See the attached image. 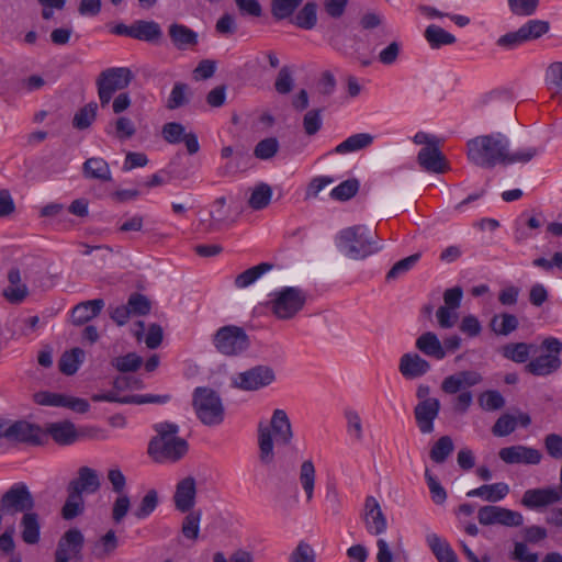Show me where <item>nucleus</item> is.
Masks as SVG:
<instances>
[{
    "mask_svg": "<svg viewBox=\"0 0 562 562\" xmlns=\"http://www.w3.org/2000/svg\"><path fill=\"white\" fill-rule=\"evenodd\" d=\"M453 449L454 445L451 437L442 436L434 443L429 457L436 463H443L453 452Z\"/></svg>",
    "mask_w": 562,
    "mask_h": 562,
    "instance_id": "a18cd8bd",
    "label": "nucleus"
},
{
    "mask_svg": "<svg viewBox=\"0 0 562 562\" xmlns=\"http://www.w3.org/2000/svg\"><path fill=\"white\" fill-rule=\"evenodd\" d=\"M362 519L366 530L372 536L382 535L387 528L386 517L373 496H368L364 502Z\"/></svg>",
    "mask_w": 562,
    "mask_h": 562,
    "instance_id": "4468645a",
    "label": "nucleus"
},
{
    "mask_svg": "<svg viewBox=\"0 0 562 562\" xmlns=\"http://www.w3.org/2000/svg\"><path fill=\"white\" fill-rule=\"evenodd\" d=\"M537 347L526 342H510L503 347V356L517 363H525Z\"/></svg>",
    "mask_w": 562,
    "mask_h": 562,
    "instance_id": "f704fd0d",
    "label": "nucleus"
},
{
    "mask_svg": "<svg viewBox=\"0 0 562 562\" xmlns=\"http://www.w3.org/2000/svg\"><path fill=\"white\" fill-rule=\"evenodd\" d=\"M373 143V136L368 133H359L349 136L347 139L337 145L334 149L335 154H347L361 150L369 147Z\"/></svg>",
    "mask_w": 562,
    "mask_h": 562,
    "instance_id": "7c9ffc66",
    "label": "nucleus"
},
{
    "mask_svg": "<svg viewBox=\"0 0 562 562\" xmlns=\"http://www.w3.org/2000/svg\"><path fill=\"white\" fill-rule=\"evenodd\" d=\"M322 124L323 121L319 109H313L305 113L303 117V127L306 135H315L322 128Z\"/></svg>",
    "mask_w": 562,
    "mask_h": 562,
    "instance_id": "0e129e2a",
    "label": "nucleus"
},
{
    "mask_svg": "<svg viewBox=\"0 0 562 562\" xmlns=\"http://www.w3.org/2000/svg\"><path fill=\"white\" fill-rule=\"evenodd\" d=\"M131 314L146 315L150 312V301L140 293H133L127 301Z\"/></svg>",
    "mask_w": 562,
    "mask_h": 562,
    "instance_id": "774afa93",
    "label": "nucleus"
},
{
    "mask_svg": "<svg viewBox=\"0 0 562 562\" xmlns=\"http://www.w3.org/2000/svg\"><path fill=\"white\" fill-rule=\"evenodd\" d=\"M426 542L438 562L456 553L450 544L437 533H428L426 536Z\"/></svg>",
    "mask_w": 562,
    "mask_h": 562,
    "instance_id": "8fccbe9b",
    "label": "nucleus"
},
{
    "mask_svg": "<svg viewBox=\"0 0 562 562\" xmlns=\"http://www.w3.org/2000/svg\"><path fill=\"white\" fill-rule=\"evenodd\" d=\"M562 499V486L527 490L521 504L530 509L544 507Z\"/></svg>",
    "mask_w": 562,
    "mask_h": 562,
    "instance_id": "a211bd4d",
    "label": "nucleus"
},
{
    "mask_svg": "<svg viewBox=\"0 0 562 562\" xmlns=\"http://www.w3.org/2000/svg\"><path fill=\"white\" fill-rule=\"evenodd\" d=\"M316 471L312 460H305L300 467L299 481L305 493L306 502H311L314 496Z\"/></svg>",
    "mask_w": 562,
    "mask_h": 562,
    "instance_id": "e433bc0d",
    "label": "nucleus"
},
{
    "mask_svg": "<svg viewBox=\"0 0 562 562\" xmlns=\"http://www.w3.org/2000/svg\"><path fill=\"white\" fill-rule=\"evenodd\" d=\"M34 497L25 483L11 485L0 498V512L3 515L25 514L34 509Z\"/></svg>",
    "mask_w": 562,
    "mask_h": 562,
    "instance_id": "9d476101",
    "label": "nucleus"
},
{
    "mask_svg": "<svg viewBox=\"0 0 562 562\" xmlns=\"http://www.w3.org/2000/svg\"><path fill=\"white\" fill-rule=\"evenodd\" d=\"M517 420L513 415L504 414L502 415L494 426L492 427V432L497 437H505L510 435L516 428Z\"/></svg>",
    "mask_w": 562,
    "mask_h": 562,
    "instance_id": "e2e57ef3",
    "label": "nucleus"
},
{
    "mask_svg": "<svg viewBox=\"0 0 562 562\" xmlns=\"http://www.w3.org/2000/svg\"><path fill=\"white\" fill-rule=\"evenodd\" d=\"M294 79L289 66H283L276 78L274 89L279 94H288L292 91Z\"/></svg>",
    "mask_w": 562,
    "mask_h": 562,
    "instance_id": "052dcab7",
    "label": "nucleus"
},
{
    "mask_svg": "<svg viewBox=\"0 0 562 562\" xmlns=\"http://www.w3.org/2000/svg\"><path fill=\"white\" fill-rule=\"evenodd\" d=\"M154 429L157 435L148 443V454L155 462L173 463L187 454L189 446L186 439L178 437V425L164 422Z\"/></svg>",
    "mask_w": 562,
    "mask_h": 562,
    "instance_id": "f257e3e1",
    "label": "nucleus"
},
{
    "mask_svg": "<svg viewBox=\"0 0 562 562\" xmlns=\"http://www.w3.org/2000/svg\"><path fill=\"white\" fill-rule=\"evenodd\" d=\"M98 104L90 102L82 106L74 116L72 125L77 130L88 128L97 117Z\"/></svg>",
    "mask_w": 562,
    "mask_h": 562,
    "instance_id": "de8ad7c7",
    "label": "nucleus"
},
{
    "mask_svg": "<svg viewBox=\"0 0 562 562\" xmlns=\"http://www.w3.org/2000/svg\"><path fill=\"white\" fill-rule=\"evenodd\" d=\"M415 347L425 356L436 360L445 358V348L438 336L432 331L423 333L415 341Z\"/></svg>",
    "mask_w": 562,
    "mask_h": 562,
    "instance_id": "cd10ccee",
    "label": "nucleus"
},
{
    "mask_svg": "<svg viewBox=\"0 0 562 562\" xmlns=\"http://www.w3.org/2000/svg\"><path fill=\"white\" fill-rule=\"evenodd\" d=\"M67 492L68 497L61 508V516L66 520H71L83 513L85 501L79 493L72 491Z\"/></svg>",
    "mask_w": 562,
    "mask_h": 562,
    "instance_id": "c03bdc74",
    "label": "nucleus"
},
{
    "mask_svg": "<svg viewBox=\"0 0 562 562\" xmlns=\"http://www.w3.org/2000/svg\"><path fill=\"white\" fill-rule=\"evenodd\" d=\"M142 364L143 358L135 352L115 357L111 360V366L122 373L135 372Z\"/></svg>",
    "mask_w": 562,
    "mask_h": 562,
    "instance_id": "49530a36",
    "label": "nucleus"
},
{
    "mask_svg": "<svg viewBox=\"0 0 562 562\" xmlns=\"http://www.w3.org/2000/svg\"><path fill=\"white\" fill-rule=\"evenodd\" d=\"M44 434L36 425L25 420H19L5 428L4 438L11 441L24 442L30 445H41Z\"/></svg>",
    "mask_w": 562,
    "mask_h": 562,
    "instance_id": "2eb2a0df",
    "label": "nucleus"
},
{
    "mask_svg": "<svg viewBox=\"0 0 562 562\" xmlns=\"http://www.w3.org/2000/svg\"><path fill=\"white\" fill-rule=\"evenodd\" d=\"M196 501V482L193 476L180 480L172 496L175 508L180 513L193 510Z\"/></svg>",
    "mask_w": 562,
    "mask_h": 562,
    "instance_id": "dca6fc26",
    "label": "nucleus"
},
{
    "mask_svg": "<svg viewBox=\"0 0 562 562\" xmlns=\"http://www.w3.org/2000/svg\"><path fill=\"white\" fill-rule=\"evenodd\" d=\"M274 380L273 369L269 366L259 364L238 373L233 379V384L244 391H257L270 385Z\"/></svg>",
    "mask_w": 562,
    "mask_h": 562,
    "instance_id": "9b49d317",
    "label": "nucleus"
},
{
    "mask_svg": "<svg viewBox=\"0 0 562 562\" xmlns=\"http://www.w3.org/2000/svg\"><path fill=\"white\" fill-rule=\"evenodd\" d=\"M102 299L78 303L71 311V323L81 326L95 318L104 307Z\"/></svg>",
    "mask_w": 562,
    "mask_h": 562,
    "instance_id": "b1692460",
    "label": "nucleus"
},
{
    "mask_svg": "<svg viewBox=\"0 0 562 562\" xmlns=\"http://www.w3.org/2000/svg\"><path fill=\"white\" fill-rule=\"evenodd\" d=\"M542 355L530 360L526 366V372L536 376H547L557 372L561 366L562 342L554 337H548L541 342Z\"/></svg>",
    "mask_w": 562,
    "mask_h": 562,
    "instance_id": "6e6552de",
    "label": "nucleus"
},
{
    "mask_svg": "<svg viewBox=\"0 0 562 562\" xmlns=\"http://www.w3.org/2000/svg\"><path fill=\"white\" fill-rule=\"evenodd\" d=\"M133 79L134 75L127 67H111L102 70L95 80L101 108L109 106L113 95L127 88Z\"/></svg>",
    "mask_w": 562,
    "mask_h": 562,
    "instance_id": "423d86ee",
    "label": "nucleus"
},
{
    "mask_svg": "<svg viewBox=\"0 0 562 562\" xmlns=\"http://www.w3.org/2000/svg\"><path fill=\"white\" fill-rule=\"evenodd\" d=\"M430 363L416 352L404 353L398 363L401 374L406 379H417L430 370Z\"/></svg>",
    "mask_w": 562,
    "mask_h": 562,
    "instance_id": "aec40b11",
    "label": "nucleus"
},
{
    "mask_svg": "<svg viewBox=\"0 0 562 562\" xmlns=\"http://www.w3.org/2000/svg\"><path fill=\"white\" fill-rule=\"evenodd\" d=\"M85 351L79 348H72L69 351H65L58 362V367L61 373L66 375L75 374L80 364L83 362Z\"/></svg>",
    "mask_w": 562,
    "mask_h": 562,
    "instance_id": "2f4dec72",
    "label": "nucleus"
},
{
    "mask_svg": "<svg viewBox=\"0 0 562 562\" xmlns=\"http://www.w3.org/2000/svg\"><path fill=\"white\" fill-rule=\"evenodd\" d=\"M99 488L100 480L97 471L89 467H81L78 470V477L69 482L67 491L82 495L83 492L95 493Z\"/></svg>",
    "mask_w": 562,
    "mask_h": 562,
    "instance_id": "5701e85b",
    "label": "nucleus"
},
{
    "mask_svg": "<svg viewBox=\"0 0 562 562\" xmlns=\"http://www.w3.org/2000/svg\"><path fill=\"white\" fill-rule=\"evenodd\" d=\"M509 493L508 484L498 482L485 484L467 493L468 497H480L488 503H496L505 498Z\"/></svg>",
    "mask_w": 562,
    "mask_h": 562,
    "instance_id": "c85d7f7f",
    "label": "nucleus"
},
{
    "mask_svg": "<svg viewBox=\"0 0 562 562\" xmlns=\"http://www.w3.org/2000/svg\"><path fill=\"white\" fill-rule=\"evenodd\" d=\"M337 248L351 260H362L380 248L372 234L364 226H352L342 229L337 236Z\"/></svg>",
    "mask_w": 562,
    "mask_h": 562,
    "instance_id": "20e7f679",
    "label": "nucleus"
},
{
    "mask_svg": "<svg viewBox=\"0 0 562 562\" xmlns=\"http://www.w3.org/2000/svg\"><path fill=\"white\" fill-rule=\"evenodd\" d=\"M182 519L181 533L182 536L191 541H196L200 535V524L202 519V512L190 510Z\"/></svg>",
    "mask_w": 562,
    "mask_h": 562,
    "instance_id": "a19ab883",
    "label": "nucleus"
},
{
    "mask_svg": "<svg viewBox=\"0 0 562 562\" xmlns=\"http://www.w3.org/2000/svg\"><path fill=\"white\" fill-rule=\"evenodd\" d=\"M306 303V293L296 286H285L270 295L266 303L269 312L279 321L294 318Z\"/></svg>",
    "mask_w": 562,
    "mask_h": 562,
    "instance_id": "39448f33",
    "label": "nucleus"
},
{
    "mask_svg": "<svg viewBox=\"0 0 562 562\" xmlns=\"http://www.w3.org/2000/svg\"><path fill=\"white\" fill-rule=\"evenodd\" d=\"M425 38L434 48H438L442 45H451L456 42L454 35L435 24L427 26Z\"/></svg>",
    "mask_w": 562,
    "mask_h": 562,
    "instance_id": "37998d69",
    "label": "nucleus"
},
{
    "mask_svg": "<svg viewBox=\"0 0 562 562\" xmlns=\"http://www.w3.org/2000/svg\"><path fill=\"white\" fill-rule=\"evenodd\" d=\"M159 503L158 493L156 490H149L140 499L138 506L134 510V516L137 519H145L155 512Z\"/></svg>",
    "mask_w": 562,
    "mask_h": 562,
    "instance_id": "09e8293b",
    "label": "nucleus"
},
{
    "mask_svg": "<svg viewBox=\"0 0 562 562\" xmlns=\"http://www.w3.org/2000/svg\"><path fill=\"white\" fill-rule=\"evenodd\" d=\"M114 136L119 140H126L132 138L136 133L134 122L127 116H119L114 123Z\"/></svg>",
    "mask_w": 562,
    "mask_h": 562,
    "instance_id": "6e6d98bb",
    "label": "nucleus"
},
{
    "mask_svg": "<svg viewBox=\"0 0 562 562\" xmlns=\"http://www.w3.org/2000/svg\"><path fill=\"white\" fill-rule=\"evenodd\" d=\"M359 189V182L356 179H349L341 182L339 186L334 188L330 192V196L338 201H347L351 199Z\"/></svg>",
    "mask_w": 562,
    "mask_h": 562,
    "instance_id": "4d7b16f0",
    "label": "nucleus"
},
{
    "mask_svg": "<svg viewBox=\"0 0 562 562\" xmlns=\"http://www.w3.org/2000/svg\"><path fill=\"white\" fill-rule=\"evenodd\" d=\"M479 405L484 411H497L504 407L505 398L498 391L490 390L480 394Z\"/></svg>",
    "mask_w": 562,
    "mask_h": 562,
    "instance_id": "864d4df0",
    "label": "nucleus"
},
{
    "mask_svg": "<svg viewBox=\"0 0 562 562\" xmlns=\"http://www.w3.org/2000/svg\"><path fill=\"white\" fill-rule=\"evenodd\" d=\"M193 407L198 418L206 426L220 425L224 420V406L217 393L212 389H195Z\"/></svg>",
    "mask_w": 562,
    "mask_h": 562,
    "instance_id": "1a4fd4ad",
    "label": "nucleus"
},
{
    "mask_svg": "<svg viewBox=\"0 0 562 562\" xmlns=\"http://www.w3.org/2000/svg\"><path fill=\"white\" fill-rule=\"evenodd\" d=\"M273 268L272 263L261 262L239 273L235 279V285L239 289L247 288L255 283L262 274Z\"/></svg>",
    "mask_w": 562,
    "mask_h": 562,
    "instance_id": "79ce46f5",
    "label": "nucleus"
},
{
    "mask_svg": "<svg viewBox=\"0 0 562 562\" xmlns=\"http://www.w3.org/2000/svg\"><path fill=\"white\" fill-rule=\"evenodd\" d=\"M508 146L507 137L501 133L476 136L467 144L468 158L483 168L505 165Z\"/></svg>",
    "mask_w": 562,
    "mask_h": 562,
    "instance_id": "f03ea898",
    "label": "nucleus"
},
{
    "mask_svg": "<svg viewBox=\"0 0 562 562\" xmlns=\"http://www.w3.org/2000/svg\"><path fill=\"white\" fill-rule=\"evenodd\" d=\"M131 508V498L127 494L121 493L115 498L112 507V519L115 524H120L127 515Z\"/></svg>",
    "mask_w": 562,
    "mask_h": 562,
    "instance_id": "338daca9",
    "label": "nucleus"
},
{
    "mask_svg": "<svg viewBox=\"0 0 562 562\" xmlns=\"http://www.w3.org/2000/svg\"><path fill=\"white\" fill-rule=\"evenodd\" d=\"M134 31V38L138 41L156 42L162 37L160 25L155 21H136Z\"/></svg>",
    "mask_w": 562,
    "mask_h": 562,
    "instance_id": "473e14b6",
    "label": "nucleus"
},
{
    "mask_svg": "<svg viewBox=\"0 0 562 562\" xmlns=\"http://www.w3.org/2000/svg\"><path fill=\"white\" fill-rule=\"evenodd\" d=\"M539 4V0H508L510 11L518 16L532 15Z\"/></svg>",
    "mask_w": 562,
    "mask_h": 562,
    "instance_id": "69168bd1",
    "label": "nucleus"
},
{
    "mask_svg": "<svg viewBox=\"0 0 562 562\" xmlns=\"http://www.w3.org/2000/svg\"><path fill=\"white\" fill-rule=\"evenodd\" d=\"M304 0H271L270 12L274 20H291Z\"/></svg>",
    "mask_w": 562,
    "mask_h": 562,
    "instance_id": "72a5a7b5",
    "label": "nucleus"
},
{
    "mask_svg": "<svg viewBox=\"0 0 562 562\" xmlns=\"http://www.w3.org/2000/svg\"><path fill=\"white\" fill-rule=\"evenodd\" d=\"M526 42L537 40L548 33L550 25L547 21L530 20L520 26Z\"/></svg>",
    "mask_w": 562,
    "mask_h": 562,
    "instance_id": "5fc2aeb1",
    "label": "nucleus"
},
{
    "mask_svg": "<svg viewBox=\"0 0 562 562\" xmlns=\"http://www.w3.org/2000/svg\"><path fill=\"white\" fill-rule=\"evenodd\" d=\"M270 426L268 427L260 423L258 427L259 460L265 465L271 464L274 460L271 432L274 434L277 442L280 445L286 446L293 438L290 419L283 409H276L273 412Z\"/></svg>",
    "mask_w": 562,
    "mask_h": 562,
    "instance_id": "7ed1b4c3",
    "label": "nucleus"
},
{
    "mask_svg": "<svg viewBox=\"0 0 562 562\" xmlns=\"http://www.w3.org/2000/svg\"><path fill=\"white\" fill-rule=\"evenodd\" d=\"M290 22L300 29L312 30L317 23V4L312 1L305 3Z\"/></svg>",
    "mask_w": 562,
    "mask_h": 562,
    "instance_id": "4c0bfd02",
    "label": "nucleus"
},
{
    "mask_svg": "<svg viewBox=\"0 0 562 562\" xmlns=\"http://www.w3.org/2000/svg\"><path fill=\"white\" fill-rule=\"evenodd\" d=\"M168 35L172 45L179 50L193 48L199 43L198 33L184 24H170Z\"/></svg>",
    "mask_w": 562,
    "mask_h": 562,
    "instance_id": "412c9836",
    "label": "nucleus"
},
{
    "mask_svg": "<svg viewBox=\"0 0 562 562\" xmlns=\"http://www.w3.org/2000/svg\"><path fill=\"white\" fill-rule=\"evenodd\" d=\"M187 134L186 127L178 122H169L162 126L161 135L169 144H179Z\"/></svg>",
    "mask_w": 562,
    "mask_h": 562,
    "instance_id": "bf43d9fd",
    "label": "nucleus"
},
{
    "mask_svg": "<svg viewBox=\"0 0 562 562\" xmlns=\"http://www.w3.org/2000/svg\"><path fill=\"white\" fill-rule=\"evenodd\" d=\"M117 548V538L113 530H109L92 547V554L95 559L103 561L112 555Z\"/></svg>",
    "mask_w": 562,
    "mask_h": 562,
    "instance_id": "58836bf2",
    "label": "nucleus"
},
{
    "mask_svg": "<svg viewBox=\"0 0 562 562\" xmlns=\"http://www.w3.org/2000/svg\"><path fill=\"white\" fill-rule=\"evenodd\" d=\"M8 286L3 289V297L11 304L22 303L29 295V289L22 282L21 272L18 268H12L8 272Z\"/></svg>",
    "mask_w": 562,
    "mask_h": 562,
    "instance_id": "4be33fe9",
    "label": "nucleus"
},
{
    "mask_svg": "<svg viewBox=\"0 0 562 562\" xmlns=\"http://www.w3.org/2000/svg\"><path fill=\"white\" fill-rule=\"evenodd\" d=\"M498 456L507 464H538L542 459L538 449L520 445L502 448Z\"/></svg>",
    "mask_w": 562,
    "mask_h": 562,
    "instance_id": "6ab92c4d",
    "label": "nucleus"
},
{
    "mask_svg": "<svg viewBox=\"0 0 562 562\" xmlns=\"http://www.w3.org/2000/svg\"><path fill=\"white\" fill-rule=\"evenodd\" d=\"M212 342L216 351L226 357L239 356L250 347V339L246 330L236 325L220 327L214 333Z\"/></svg>",
    "mask_w": 562,
    "mask_h": 562,
    "instance_id": "0eeeda50",
    "label": "nucleus"
},
{
    "mask_svg": "<svg viewBox=\"0 0 562 562\" xmlns=\"http://www.w3.org/2000/svg\"><path fill=\"white\" fill-rule=\"evenodd\" d=\"M440 412V402L438 398H432L430 401L418 402V404L414 408V416L416 420V425L418 430L428 435L431 434L435 429V420L438 417Z\"/></svg>",
    "mask_w": 562,
    "mask_h": 562,
    "instance_id": "f3484780",
    "label": "nucleus"
},
{
    "mask_svg": "<svg viewBox=\"0 0 562 562\" xmlns=\"http://www.w3.org/2000/svg\"><path fill=\"white\" fill-rule=\"evenodd\" d=\"M417 161L429 172L441 173L446 169V159L438 145L422 148L418 153Z\"/></svg>",
    "mask_w": 562,
    "mask_h": 562,
    "instance_id": "bb28decb",
    "label": "nucleus"
},
{
    "mask_svg": "<svg viewBox=\"0 0 562 562\" xmlns=\"http://www.w3.org/2000/svg\"><path fill=\"white\" fill-rule=\"evenodd\" d=\"M21 539L26 544L33 546L41 540V517L33 509L22 515L20 519Z\"/></svg>",
    "mask_w": 562,
    "mask_h": 562,
    "instance_id": "a878e982",
    "label": "nucleus"
},
{
    "mask_svg": "<svg viewBox=\"0 0 562 562\" xmlns=\"http://www.w3.org/2000/svg\"><path fill=\"white\" fill-rule=\"evenodd\" d=\"M477 520L483 526L520 527L524 524V517L519 512L495 505L480 507Z\"/></svg>",
    "mask_w": 562,
    "mask_h": 562,
    "instance_id": "f8f14e48",
    "label": "nucleus"
},
{
    "mask_svg": "<svg viewBox=\"0 0 562 562\" xmlns=\"http://www.w3.org/2000/svg\"><path fill=\"white\" fill-rule=\"evenodd\" d=\"M518 318L508 313L496 314L492 317L490 326L491 329L501 336H508L510 333L518 328Z\"/></svg>",
    "mask_w": 562,
    "mask_h": 562,
    "instance_id": "ea45409f",
    "label": "nucleus"
},
{
    "mask_svg": "<svg viewBox=\"0 0 562 562\" xmlns=\"http://www.w3.org/2000/svg\"><path fill=\"white\" fill-rule=\"evenodd\" d=\"M316 554L312 546L305 541H300L292 551L289 562H315Z\"/></svg>",
    "mask_w": 562,
    "mask_h": 562,
    "instance_id": "680f3d73",
    "label": "nucleus"
},
{
    "mask_svg": "<svg viewBox=\"0 0 562 562\" xmlns=\"http://www.w3.org/2000/svg\"><path fill=\"white\" fill-rule=\"evenodd\" d=\"M425 479L431 495V499L437 505H442L447 501V492L440 482L429 472L425 471Z\"/></svg>",
    "mask_w": 562,
    "mask_h": 562,
    "instance_id": "13d9d810",
    "label": "nucleus"
},
{
    "mask_svg": "<svg viewBox=\"0 0 562 562\" xmlns=\"http://www.w3.org/2000/svg\"><path fill=\"white\" fill-rule=\"evenodd\" d=\"M85 537L78 528L68 529L58 540L54 554L55 562L81 560Z\"/></svg>",
    "mask_w": 562,
    "mask_h": 562,
    "instance_id": "ddd939ff",
    "label": "nucleus"
},
{
    "mask_svg": "<svg viewBox=\"0 0 562 562\" xmlns=\"http://www.w3.org/2000/svg\"><path fill=\"white\" fill-rule=\"evenodd\" d=\"M83 175L90 179H97L103 182L110 181L111 170L109 164L100 157L87 159L82 166Z\"/></svg>",
    "mask_w": 562,
    "mask_h": 562,
    "instance_id": "c756f323",
    "label": "nucleus"
},
{
    "mask_svg": "<svg viewBox=\"0 0 562 562\" xmlns=\"http://www.w3.org/2000/svg\"><path fill=\"white\" fill-rule=\"evenodd\" d=\"M272 189L268 183L260 182L250 190L248 205L255 211L266 209L271 201Z\"/></svg>",
    "mask_w": 562,
    "mask_h": 562,
    "instance_id": "c9c22d12",
    "label": "nucleus"
},
{
    "mask_svg": "<svg viewBox=\"0 0 562 562\" xmlns=\"http://www.w3.org/2000/svg\"><path fill=\"white\" fill-rule=\"evenodd\" d=\"M190 88L184 82H176L172 87L170 95L167 100L166 108L168 110H176L189 103L188 93Z\"/></svg>",
    "mask_w": 562,
    "mask_h": 562,
    "instance_id": "3c124183",
    "label": "nucleus"
},
{
    "mask_svg": "<svg viewBox=\"0 0 562 562\" xmlns=\"http://www.w3.org/2000/svg\"><path fill=\"white\" fill-rule=\"evenodd\" d=\"M46 434L60 446H69L78 441V434L74 423L69 420L49 423L46 426Z\"/></svg>",
    "mask_w": 562,
    "mask_h": 562,
    "instance_id": "393cba45",
    "label": "nucleus"
},
{
    "mask_svg": "<svg viewBox=\"0 0 562 562\" xmlns=\"http://www.w3.org/2000/svg\"><path fill=\"white\" fill-rule=\"evenodd\" d=\"M280 148L279 140L276 137H268L260 140L255 149L254 155L261 160H268L276 156Z\"/></svg>",
    "mask_w": 562,
    "mask_h": 562,
    "instance_id": "603ef678",
    "label": "nucleus"
}]
</instances>
